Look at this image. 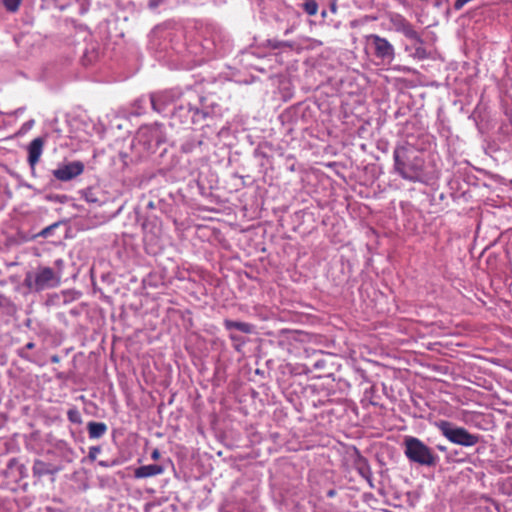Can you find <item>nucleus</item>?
<instances>
[{"label":"nucleus","mask_w":512,"mask_h":512,"mask_svg":"<svg viewBox=\"0 0 512 512\" xmlns=\"http://www.w3.org/2000/svg\"><path fill=\"white\" fill-rule=\"evenodd\" d=\"M223 324H224V327L226 328V330H228V331H232L235 329L242 333L250 334L254 330V326L247 322H240V321L226 319V320H224Z\"/></svg>","instance_id":"2eb2a0df"},{"label":"nucleus","mask_w":512,"mask_h":512,"mask_svg":"<svg viewBox=\"0 0 512 512\" xmlns=\"http://www.w3.org/2000/svg\"><path fill=\"white\" fill-rule=\"evenodd\" d=\"M269 42L271 43V46H272L273 48H278V47L280 46V43H279V42H274V43H272L271 41H269Z\"/></svg>","instance_id":"473e14b6"},{"label":"nucleus","mask_w":512,"mask_h":512,"mask_svg":"<svg viewBox=\"0 0 512 512\" xmlns=\"http://www.w3.org/2000/svg\"><path fill=\"white\" fill-rule=\"evenodd\" d=\"M50 360L52 363H58L60 361V357L58 355H53Z\"/></svg>","instance_id":"2f4dec72"},{"label":"nucleus","mask_w":512,"mask_h":512,"mask_svg":"<svg viewBox=\"0 0 512 512\" xmlns=\"http://www.w3.org/2000/svg\"><path fill=\"white\" fill-rule=\"evenodd\" d=\"M61 295L63 297V303L68 304L76 299L75 295H78V293L73 291H62Z\"/></svg>","instance_id":"4be33fe9"},{"label":"nucleus","mask_w":512,"mask_h":512,"mask_svg":"<svg viewBox=\"0 0 512 512\" xmlns=\"http://www.w3.org/2000/svg\"><path fill=\"white\" fill-rule=\"evenodd\" d=\"M404 455L411 462L421 466L434 467L439 462V456L422 440L406 436L403 442Z\"/></svg>","instance_id":"f03ea898"},{"label":"nucleus","mask_w":512,"mask_h":512,"mask_svg":"<svg viewBox=\"0 0 512 512\" xmlns=\"http://www.w3.org/2000/svg\"><path fill=\"white\" fill-rule=\"evenodd\" d=\"M151 457H152V459H154V460L159 459V458H160V452H159V450H158V449H154V450L152 451V453H151Z\"/></svg>","instance_id":"c756f323"},{"label":"nucleus","mask_w":512,"mask_h":512,"mask_svg":"<svg viewBox=\"0 0 512 512\" xmlns=\"http://www.w3.org/2000/svg\"><path fill=\"white\" fill-rule=\"evenodd\" d=\"M164 2H165V0H149L148 6L150 9H156Z\"/></svg>","instance_id":"bb28decb"},{"label":"nucleus","mask_w":512,"mask_h":512,"mask_svg":"<svg viewBox=\"0 0 512 512\" xmlns=\"http://www.w3.org/2000/svg\"><path fill=\"white\" fill-rule=\"evenodd\" d=\"M60 225V222H55L44 229H42L40 232H38L36 235L32 236L31 238H24L25 241H28L29 239H34L37 237L42 238H48L52 235L53 231Z\"/></svg>","instance_id":"f3484780"},{"label":"nucleus","mask_w":512,"mask_h":512,"mask_svg":"<svg viewBox=\"0 0 512 512\" xmlns=\"http://www.w3.org/2000/svg\"><path fill=\"white\" fill-rule=\"evenodd\" d=\"M8 12L15 13L18 11L22 0H0Z\"/></svg>","instance_id":"aec40b11"},{"label":"nucleus","mask_w":512,"mask_h":512,"mask_svg":"<svg viewBox=\"0 0 512 512\" xmlns=\"http://www.w3.org/2000/svg\"><path fill=\"white\" fill-rule=\"evenodd\" d=\"M200 100V96L195 90L187 88L182 91L180 99H177V104L174 106V115H178L182 122L197 123L202 119H205L207 112L200 110L197 107V102Z\"/></svg>","instance_id":"7ed1b4c3"},{"label":"nucleus","mask_w":512,"mask_h":512,"mask_svg":"<svg viewBox=\"0 0 512 512\" xmlns=\"http://www.w3.org/2000/svg\"><path fill=\"white\" fill-rule=\"evenodd\" d=\"M417 45L414 47V52L412 56L418 60H424L429 57L428 51L423 47V44L416 43Z\"/></svg>","instance_id":"6ab92c4d"},{"label":"nucleus","mask_w":512,"mask_h":512,"mask_svg":"<svg viewBox=\"0 0 512 512\" xmlns=\"http://www.w3.org/2000/svg\"><path fill=\"white\" fill-rule=\"evenodd\" d=\"M18 356L21 357L22 359H25V360H30V357L29 355L27 354L26 352V349L23 347V348H20L18 351Z\"/></svg>","instance_id":"cd10ccee"},{"label":"nucleus","mask_w":512,"mask_h":512,"mask_svg":"<svg viewBox=\"0 0 512 512\" xmlns=\"http://www.w3.org/2000/svg\"><path fill=\"white\" fill-rule=\"evenodd\" d=\"M437 448L440 450V451H445L446 450V447L445 446H442V445H438Z\"/></svg>","instance_id":"f704fd0d"},{"label":"nucleus","mask_w":512,"mask_h":512,"mask_svg":"<svg viewBox=\"0 0 512 512\" xmlns=\"http://www.w3.org/2000/svg\"><path fill=\"white\" fill-rule=\"evenodd\" d=\"M76 2L79 5V13L80 14H85L89 10L91 0H76Z\"/></svg>","instance_id":"5701e85b"},{"label":"nucleus","mask_w":512,"mask_h":512,"mask_svg":"<svg viewBox=\"0 0 512 512\" xmlns=\"http://www.w3.org/2000/svg\"><path fill=\"white\" fill-rule=\"evenodd\" d=\"M87 200H88V202L94 201L93 197H90V199H87Z\"/></svg>","instance_id":"58836bf2"},{"label":"nucleus","mask_w":512,"mask_h":512,"mask_svg":"<svg viewBox=\"0 0 512 512\" xmlns=\"http://www.w3.org/2000/svg\"><path fill=\"white\" fill-rule=\"evenodd\" d=\"M387 19L391 25V29L395 32L402 33L406 38L414 41L415 43H424V40L415 30L413 25L400 13L389 12L387 14Z\"/></svg>","instance_id":"1a4fd4ad"},{"label":"nucleus","mask_w":512,"mask_h":512,"mask_svg":"<svg viewBox=\"0 0 512 512\" xmlns=\"http://www.w3.org/2000/svg\"><path fill=\"white\" fill-rule=\"evenodd\" d=\"M87 200H88V202L94 201L93 197H90V199H87Z\"/></svg>","instance_id":"4c0bfd02"},{"label":"nucleus","mask_w":512,"mask_h":512,"mask_svg":"<svg viewBox=\"0 0 512 512\" xmlns=\"http://www.w3.org/2000/svg\"><path fill=\"white\" fill-rule=\"evenodd\" d=\"M302 8L310 16H314L318 12V4L315 0H307L302 4Z\"/></svg>","instance_id":"a211bd4d"},{"label":"nucleus","mask_w":512,"mask_h":512,"mask_svg":"<svg viewBox=\"0 0 512 512\" xmlns=\"http://www.w3.org/2000/svg\"><path fill=\"white\" fill-rule=\"evenodd\" d=\"M435 426L441 434L451 443L463 447H472L480 441L478 434H472L464 427L456 426L447 420H439L435 422Z\"/></svg>","instance_id":"39448f33"},{"label":"nucleus","mask_w":512,"mask_h":512,"mask_svg":"<svg viewBox=\"0 0 512 512\" xmlns=\"http://www.w3.org/2000/svg\"><path fill=\"white\" fill-rule=\"evenodd\" d=\"M101 452V448L99 446H91L89 448V452H88V458L91 460V461H94L96 460L97 458V455Z\"/></svg>","instance_id":"b1692460"},{"label":"nucleus","mask_w":512,"mask_h":512,"mask_svg":"<svg viewBox=\"0 0 512 512\" xmlns=\"http://www.w3.org/2000/svg\"><path fill=\"white\" fill-rule=\"evenodd\" d=\"M166 141L164 127L161 124L142 126L136 135V143L148 154L155 153L158 147Z\"/></svg>","instance_id":"0eeeda50"},{"label":"nucleus","mask_w":512,"mask_h":512,"mask_svg":"<svg viewBox=\"0 0 512 512\" xmlns=\"http://www.w3.org/2000/svg\"><path fill=\"white\" fill-rule=\"evenodd\" d=\"M366 40L373 49L374 56L383 63L390 64L395 59V48L386 38L370 34L366 36Z\"/></svg>","instance_id":"6e6552de"},{"label":"nucleus","mask_w":512,"mask_h":512,"mask_svg":"<svg viewBox=\"0 0 512 512\" xmlns=\"http://www.w3.org/2000/svg\"><path fill=\"white\" fill-rule=\"evenodd\" d=\"M63 268H64V261L63 259H57L54 261V271L60 272V279H62L63 275Z\"/></svg>","instance_id":"a878e982"},{"label":"nucleus","mask_w":512,"mask_h":512,"mask_svg":"<svg viewBox=\"0 0 512 512\" xmlns=\"http://www.w3.org/2000/svg\"><path fill=\"white\" fill-rule=\"evenodd\" d=\"M67 418L70 422H72L74 424H80L82 422L81 414L76 408H72V409L68 410Z\"/></svg>","instance_id":"412c9836"},{"label":"nucleus","mask_w":512,"mask_h":512,"mask_svg":"<svg viewBox=\"0 0 512 512\" xmlns=\"http://www.w3.org/2000/svg\"><path fill=\"white\" fill-rule=\"evenodd\" d=\"M164 471L163 467L158 464H149L138 467L135 470L136 478H147L155 475L162 474Z\"/></svg>","instance_id":"4468645a"},{"label":"nucleus","mask_w":512,"mask_h":512,"mask_svg":"<svg viewBox=\"0 0 512 512\" xmlns=\"http://www.w3.org/2000/svg\"><path fill=\"white\" fill-rule=\"evenodd\" d=\"M48 4L54 5L56 8L63 10L67 6L66 0H46Z\"/></svg>","instance_id":"393cba45"},{"label":"nucleus","mask_w":512,"mask_h":512,"mask_svg":"<svg viewBox=\"0 0 512 512\" xmlns=\"http://www.w3.org/2000/svg\"><path fill=\"white\" fill-rule=\"evenodd\" d=\"M58 471H59V468H57L56 466L48 464L39 459L34 461V464L32 467L33 475L37 476V477H42V476L48 475V474H55Z\"/></svg>","instance_id":"ddd939ff"},{"label":"nucleus","mask_w":512,"mask_h":512,"mask_svg":"<svg viewBox=\"0 0 512 512\" xmlns=\"http://www.w3.org/2000/svg\"><path fill=\"white\" fill-rule=\"evenodd\" d=\"M334 495H335V491H334V490H330V491H328V493H327V496H328V497H333Z\"/></svg>","instance_id":"72a5a7b5"},{"label":"nucleus","mask_w":512,"mask_h":512,"mask_svg":"<svg viewBox=\"0 0 512 512\" xmlns=\"http://www.w3.org/2000/svg\"><path fill=\"white\" fill-rule=\"evenodd\" d=\"M99 464H100L101 466H105V467H106V466H108V465L106 464V462H103V461H100V462H99Z\"/></svg>","instance_id":"c9c22d12"},{"label":"nucleus","mask_w":512,"mask_h":512,"mask_svg":"<svg viewBox=\"0 0 512 512\" xmlns=\"http://www.w3.org/2000/svg\"><path fill=\"white\" fill-rule=\"evenodd\" d=\"M315 367H317V368H318V367H320V363H319V362H316V363H315Z\"/></svg>","instance_id":"e433bc0d"},{"label":"nucleus","mask_w":512,"mask_h":512,"mask_svg":"<svg viewBox=\"0 0 512 512\" xmlns=\"http://www.w3.org/2000/svg\"><path fill=\"white\" fill-rule=\"evenodd\" d=\"M354 466L357 472L360 474L362 478H364L372 487V471L371 467L368 463V460L361 455H358L354 461Z\"/></svg>","instance_id":"f8f14e48"},{"label":"nucleus","mask_w":512,"mask_h":512,"mask_svg":"<svg viewBox=\"0 0 512 512\" xmlns=\"http://www.w3.org/2000/svg\"><path fill=\"white\" fill-rule=\"evenodd\" d=\"M107 425L103 422L91 421L87 424L90 439H99L107 432Z\"/></svg>","instance_id":"dca6fc26"},{"label":"nucleus","mask_w":512,"mask_h":512,"mask_svg":"<svg viewBox=\"0 0 512 512\" xmlns=\"http://www.w3.org/2000/svg\"><path fill=\"white\" fill-rule=\"evenodd\" d=\"M44 139L37 137L33 139L28 145V164L32 170L35 169L36 164L39 162L40 157L43 153Z\"/></svg>","instance_id":"9b49d317"},{"label":"nucleus","mask_w":512,"mask_h":512,"mask_svg":"<svg viewBox=\"0 0 512 512\" xmlns=\"http://www.w3.org/2000/svg\"><path fill=\"white\" fill-rule=\"evenodd\" d=\"M24 284L34 292L56 288L61 284L60 272L48 266H39L34 272L26 274Z\"/></svg>","instance_id":"20e7f679"},{"label":"nucleus","mask_w":512,"mask_h":512,"mask_svg":"<svg viewBox=\"0 0 512 512\" xmlns=\"http://www.w3.org/2000/svg\"><path fill=\"white\" fill-rule=\"evenodd\" d=\"M394 169L405 180L417 182L420 180L424 160L420 151L409 141L399 144L393 151Z\"/></svg>","instance_id":"f257e3e1"},{"label":"nucleus","mask_w":512,"mask_h":512,"mask_svg":"<svg viewBox=\"0 0 512 512\" xmlns=\"http://www.w3.org/2000/svg\"><path fill=\"white\" fill-rule=\"evenodd\" d=\"M84 171V164L81 161H72L60 165L52 171L53 176L59 181H70L81 175Z\"/></svg>","instance_id":"9d476101"},{"label":"nucleus","mask_w":512,"mask_h":512,"mask_svg":"<svg viewBox=\"0 0 512 512\" xmlns=\"http://www.w3.org/2000/svg\"><path fill=\"white\" fill-rule=\"evenodd\" d=\"M230 339L235 342V343H239V344H242L243 341H242V338L234 333H231L230 334Z\"/></svg>","instance_id":"c85d7f7f"},{"label":"nucleus","mask_w":512,"mask_h":512,"mask_svg":"<svg viewBox=\"0 0 512 512\" xmlns=\"http://www.w3.org/2000/svg\"><path fill=\"white\" fill-rule=\"evenodd\" d=\"M34 347H35V343H34V342H28V343L24 346V348H25L26 350L33 349Z\"/></svg>","instance_id":"7c9ffc66"},{"label":"nucleus","mask_w":512,"mask_h":512,"mask_svg":"<svg viewBox=\"0 0 512 512\" xmlns=\"http://www.w3.org/2000/svg\"><path fill=\"white\" fill-rule=\"evenodd\" d=\"M181 95L182 90L179 88L167 89L151 93L148 97L142 96L135 101V105L140 109L149 102L154 111L165 113L170 106L177 104V99H180Z\"/></svg>","instance_id":"423d86ee"}]
</instances>
